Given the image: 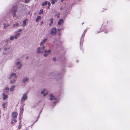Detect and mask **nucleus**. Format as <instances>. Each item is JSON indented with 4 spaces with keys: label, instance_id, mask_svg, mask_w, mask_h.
Instances as JSON below:
<instances>
[{
    "label": "nucleus",
    "instance_id": "f257e3e1",
    "mask_svg": "<svg viewBox=\"0 0 130 130\" xmlns=\"http://www.w3.org/2000/svg\"><path fill=\"white\" fill-rule=\"evenodd\" d=\"M18 7L17 6H14L12 7L10 12L11 13L13 17L18 18L21 15L20 14H16L17 9Z\"/></svg>",
    "mask_w": 130,
    "mask_h": 130
},
{
    "label": "nucleus",
    "instance_id": "f03ea898",
    "mask_svg": "<svg viewBox=\"0 0 130 130\" xmlns=\"http://www.w3.org/2000/svg\"><path fill=\"white\" fill-rule=\"evenodd\" d=\"M27 93H24L21 99V103H24L25 101L27 99Z\"/></svg>",
    "mask_w": 130,
    "mask_h": 130
},
{
    "label": "nucleus",
    "instance_id": "7ed1b4c3",
    "mask_svg": "<svg viewBox=\"0 0 130 130\" xmlns=\"http://www.w3.org/2000/svg\"><path fill=\"white\" fill-rule=\"evenodd\" d=\"M56 33V29L55 28H53L51 31V33L53 35H55Z\"/></svg>",
    "mask_w": 130,
    "mask_h": 130
},
{
    "label": "nucleus",
    "instance_id": "20e7f679",
    "mask_svg": "<svg viewBox=\"0 0 130 130\" xmlns=\"http://www.w3.org/2000/svg\"><path fill=\"white\" fill-rule=\"evenodd\" d=\"M44 52L43 51V50L42 47H39L37 48V53L38 54L41 53L42 54Z\"/></svg>",
    "mask_w": 130,
    "mask_h": 130
},
{
    "label": "nucleus",
    "instance_id": "39448f33",
    "mask_svg": "<svg viewBox=\"0 0 130 130\" xmlns=\"http://www.w3.org/2000/svg\"><path fill=\"white\" fill-rule=\"evenodd\" d=\"M48 92L46 91L45 89H43L42 91L41 92V94H43V96H45L48 93Z\"/></svg>",
    "mask_w": 130,
    "mask_h": 130
},
{
    "label": "nucleus",
    "instance_id": "423d86ee",
    "mask_svg": "<svg viewBox=\"0 0 130 130\" xmlns=\"http://www.w3.org/2000/svg\"><path fill=\"white\" fill-rule=\"evenodd\" d=\"M47 39L45 38L42 40L40 43V45L42 46L43 45V44H44L47 41Z\"/></svg>",
    "mask_w": 130,
    "mask_h": 130
},
{
    "label": "nucleus",
    "instance_id": "0eeeda50",
    "mask_svg": "<svg viewBox=\"0 0 130 130\" xmlns=\"http://www.w3.org/2000/svg\"><path fill=\"white\" fill-rule=\"evenodd\" d=\"M18 113L17 112H13L12 113V116L13 118L15 119L16 118Z\"/></svg>",
    "mask_w": 130,
    "mask_h": 130
},
{
    "label": "nucleus",
    "instance_id": "6e6552de",
    "mask_svg": "<svg viewBox=\"0 0 130 130\" xmlns=\"http://www.w3.org/2000/svg\"><path fill=\"white\" fill-rule=\"evenodd\" d=\"M29 78L28 77H25L23 78V82L24 83H25L26 82H28L29 80Z\"/></svg>",
    "mask_w": 130,
    "mask_h": 130
},
{
    "label": "nucleus",
    "instance_id": "1a4fd4ad",
    "mask_svg": "<svg viewBox=\"0 0 130 130\" xmlns=\"http://www.w3.org/2000/svg\"><path fill=\"white\" fill-rule=\"evenodd\" d=\"M50 96L51 97L50 98V100H55L57 99L56 98H55L54 96L52 94H50Z\"/></svg>",
    "mask_w": 130,
    "mask_h": 130
},
{
    "label": "nucleus",
    "instance_id": "9d476101",
    "mask_svg": "<svg viewBox=\"0 0 130 130\" xmlns=\"http://www.w3.org/2000/svg\"><path fill=\"white\" fill-rule=\"evenodd\" d=\"M16 64L17 65L19 66L18 68L19 69H20L21 68V67L22 66V65L21 63L19 61H18L16 63Z\"/></svg>",
    "mask_w": 130,
    "mask_h": 130
},
{
    "label": "nucleus",
    "instance_id": "9b49d317",
    "mask_svg": "<svg viewBox=\"0 0 130 130\" xmlns=\"http://www.w3.org/2000/svg\"><path fill=\"white\" fill-rule=\"evenodd\" d=\"M64 21L63 20L61 19L59 20V21L58 22V25H60L62 23H63Z\"/></svg>",
    "mask_w": 130,
    "mask_h": 130
},
{
    "label": "nucleus",
    "instance_id": "f8f14e48",
    "mask_svg": "<svg viewBox=\"0 0 130 130\" xmlns=\"http://www.w3.org/2000/svg\"><path fill=\"white\" fill-rule=\"evenodd\" d=\"M3 100H5L8 98V96L7 95H6L5 93H3Z\"/></svg>",
    "mask_w": 130,
    "mask_h": 130
},
{
    "label": "nucleus",
    "instance_id": "ddd939ff",
    "mask_svg": "<svg viewBox=\"0 0 130 130\" xmlns=\"http://www.w3.org/2000/svg\"><path fill=\"white\" fill-rule=\"evenodd\" d=\"M15 86L14 85H12L11 87H10L9 89L10 91H13L15 88Z\"/></svg>",
    "mask_w": 130,
    "mask_h": 130
},
{
    "label": "nucleus",
    "instance_id": "4468645a",
    "mask_svg": "<svg viewBox=\"0 0 130 130\" xmlns=\"http://www.w3.org/2000/svg\"><path fill=\"white\" fill-rule=\"evenodd\" d=\"M16 80L15 79H12L10 81V83L11 84H13L15 83Z\"/></svg>",
    "mask_w": 130,
    "mask_h": 130
},
{
    "label": "nucleus",
    "instance_id": "2eb2a0df",
    "mask_svg": "<svg viewBox=\"0 0 130 130\" xmlns=\"http://www.w3.org/2000/svg\"><path fill=\"white\" fill-rule=\"evenodd\" d=\"M51 51V49H49L48 50H45L44 52L45 53L47 54H49L50 53Z\"/></svg>",
    "mask_w": 130,
    "mask_h": 130
},
{
    "label": "nucleus",
    "instance_id": "dca6fc26",
    "mask_svg": "<svg viewBox=\"0 0 130 130\" xmlns=\"http://www.w3.org/2000/svg\"><path fill=\"white\" fill-rule=\"evenodd\" d=\"M20 35V34L19 32L17 33L16 35H15L14 37V38H15V39H18V37Z\"/></svg>",
    "mask_w": 130,
    "mask_h": 130
},
{
    "label": "nucleus",
    "instance_id": "f3484780",
    "mask_svg": "<svg viewBox=\"0 0 130 130\" xmlns=\"http://www.w3.org/2000/svg\"><path fill=\"white\" fill-rule=\"evenodd\" d=\"M10 48V45H8L6 47L4 48V50L5 51H7L8 50H9Z\"/></svg>",
    "mask_w": 130,
    "mask_h": 130
},
{
    "label": "nucleus",
    "instance_id": "a211bd4d",
    "mask_svg": "<svg viewBox=\"0 0 130 130\" xmlns=\"http://www.w3.org/2000/svg\"><path fill=\"white\" fill-rule=\"evenodd\" d=\"M19 25V24L18 23H16L15 24H14L13 25V28H15L18 27Z\"/></svg>",
    "mask_w": 130,
    "mask_h": 130
},
{
    "label": "nucleus",
    "instance_id": "6ab92c4d",
    "mask_svg": "<svg viewBox=\"0 0 130 130\" xmlns=\"http://www.w3.org/2000/svg\"><path fill=\"white\" fill-rule=\"evenodd\" d=\"M3 25H4V28L5 29L7 27L9 26V25L8 24L4 23Z\"/></svg>",
    "mask_w": 130,
    "mask_h": 130
},
{
    "label": "nucleus",
    "instance_id": "aec40b11",
    "mask_svg": "<svg viewBox=\"0 0 130 130\" xmlns=\"http://www.w3.org/2000/svg\"><path fill=\"white\" fill-rule=\"evenodd\" d=\"M10 75L12 77L14 76V77L15 78H16L17 77V76H16V74L15 73H12L10 74Z\"/></svg>",
    "mask_w": 130,
    "mask_h": 130
},
{
    "label": "nucleus",
    "instance_id": "412c9836",
    "mask_svg": "<svg viewBox=\"0 0 130 130\" xmlns=\"http://www.w3.org/2000/svg\"><path fill=\"white\" fill-rule=\"evenodd\" d=\"M27 21V20L26 19L23 21V25H22L23 27H24L26 25Z\"/></svg>",
    "mask_w": 130,
    "mask_h": 130
},
{
    "label": "nucleus",
    "instance_id": "4be33fe9",
    "mask_svg": "<svg viewBox=\"0 0 130 130\" xmlns=\"http://www.w3.org/2000/svg\"><path fill=\"white\" fill-rule=\"evenodd\" d=\"M41 18V17L40 16H38L37 18L36 19V21L37 22L39 21V20H40Z\"/></svg>",
    "mask_w": 130,
    "mask_h": 130
},
{
    "label": "nucleus",
    "instance_id": "5701e85b",
    "mask_svg": "<svg viewBox=\"0 0 130 130\" xmlns=\"http://www.w3.org/2000/svg\"><path fill=\"white\" fill-rule=\"evenodd\" d=\"M50 20L51 21V22L49 24V25L50 26L52 25V24L53 23V18H52L50 19Z\"/></svg>",
    "mask_w": 130,
    "mask_h": 130
},
{
    "label": "nucleus",
    "instance_id": "b1692460",
    "mask_svg": "<svg viewBox=\"0 0 130 130\" xmlns=\"http://www.w3.org/2000/svg\"><path fill=\"white\" fill-rule=\"evenodd\" d=\"M52 4L53 5L55 4L56 2H57V0H51Z\"/></svg>",
    "mask_w": 130,
    "mask_h": 130
},
{
    "label": "nucleus",
    "instance_id": "393cba45",
    "mask_svg": "<svg viewBox=\"0 0 130 130\" xmlns=\"http://www.w3.org/2000/svg\"><path fill=\"white\" fill-rule=\"evenodd\" d=\"M24 111V108L23 107H21L20 108V112L21 113H22Z\"/></svg>",
    "mask_w": 130,
    "mask_h": 130
},
{
    "label": "nucleus",
    "instance_id": "a878e982",
    "mask_svg": "<svg viewBox=\"0 0 130 130\" xmlns=\"http://www.w3.org/2000/svg\"><path fill=\"white\" fill-rule=\"evenodd\" d=\"M47 4V2L46 1L44 2V3L42 4V6H44L46 5Z\"/></svg>",
    "mask_w": 130,
    "mask_h": 130
},
{
    "label": "nucleus",
    "instance_id": "bb28decb",
    "mask_svg": "<svg viewBox=\"0 0 130 130\" xmlns=\"http://www.w3.org/2000/svg\"><path fill=\"white\" fill-rule=\"evenodd\" d=\"M14 39V36H10L9 38V39L11 40H13Z\"/></svg>",
    "mask_w": 130,
    "mask_h": 130
},
{
    "label": "nucleus",
    "instance_id": "cd10ccee",
    "mask_svg": "<svg viewBox=\"0 0 130 130\" xmlns=\"http://www.w3.org/2000/svg\"><path fill=\"white\" fill-rule=\"evenodd\" d=\"M43 10L42 9H41L39 11V14H41V13H43Z\"/></svg>",
    "mask_w": 130,
    "mask_h": 130
},
{
    "label": "nucleus",
    "instance_id": "c85d7f7f",
    "mask_svg": "<svg viewBox=\"0 0 130 130\" xmlns=\"http://www.w3.org/2000/svg\"><path fill=\"white\" fill-rule=\"evenodd\" d=\"M21 124L20 123H19V125L18 126V128L19 129H20L21 128Z\"/></svg>",
    "mask_w": 130,
    "mask_h": 130
},
{
    "label": "nucleus",
    "instance_id": "c756f323",
    "mask_svg": "<svg viewBox=\"0 0 130 130\" xmlns=\"http://www.w3.org/2000/svg\"><path fill=\"white\" fill-rule=\"evenodd\" d=\"M5 103H4L2 104V106L3 107L4 109H5Z\"/></svg>",
    "mask_w": 130,
    "mask_h": 130
},
{
    "label": "nucleus",
    "instance_id": "7c9ffc66",
    "mask_svg": "<svg viewBox=\"0 0 130 130\" xmlns=\"http://www.w3.org/2000/svg\"><path fill=\"white\" fill-rule=\"evenodd\" d=\"M43 55L44 57H46L47 56L48 54L45 53V54H43Z\"/></svg>",
    "mask_w": 130,
    "mask_h": 130
},
{
    "label": "nucleus",
    "instance_id": "2f4dec72",
    "mask_svg": "<svg viewBox=\"0 0 130 130\" xmlns=\"http://www.w3.org/2000/svg\"><path fill=\"white\" fill-rule=\"evenodd\" d=\"M42 49L43 51L44 50L45 48V47L44 45H42Z\"/></svg>",
    "mask_w": 130,
    "mask_h": 130
},
{
    "label": "nucleus",
    "instance_id": "473e14b6",
    "mask_svg": "<svg viewBox=\"0 0 130 130\" xmlns=\"http://www.w3.org/2000/svg\"><path fill=\"white\" fill-rule=\"evenodd\" d=\"M56 58L55 57H54L53 58V61H56Z\"/></svg>",
    "mask_w": 130,
    "mask_h": 130
},
{
    "label": "nucleus",
    "instance_id": "72a5a7b5",
    "mask_svg": "<svg viewBox=\"0 0 130 130\" xmlns=\"http://www.w3.org/2000/svg\"><path fill=\"white\" fill-rule=\"evenodd\" d=\"M30 0H25L26 3H28Z\"/></svg>",
    "mask_w": 130,
    "mask_h": 130
},
{
    "label": "nucleus",
    "instance_id": "f704fd0d",
    "mask_svg": "<svg viewBox=\"0 0 130 130\" xmlns=\"http://www.w3.org/2000/svg\"><path fill=\"white\" fill-rule=\"evenodd\" d=\"M3 54L4 55H7V53H5L4 52H3Z\"/></svg>",
    "mask_w": 130,
    "mask_h": 130
},
{
    "label": "nucleus",
    "instance_id": "c9c22d12",
    "mask_svg": "<svg viewBox=\"0 0 130 130\" xmlns=\"http://www.w3.org/2000/svg\"><path fill=\"white\" fill-rule=\"evenodd\" d=\"M5 89L6 90H8L9 89V88L8 87H7L5 88Z\"/></svg>",
    "mask_w": 130,
    "mask_h": 130
},
{
    "label": "nucleus",
    "instance_id": "e433bc0d",
    "mask_svg": "<svg viewBox=\"0 0 130 130\" xmlns=\"http://www.w3.org/2000/svg\"><path fill=\"white\" fill-rule=\"evenodd\" d=\"M22 31V29H19L18 31V32H21Z\"/></svg>",
    "mask_w": 130,
    "mask_h": 130
},
{
    "label": "nucleus",
    "instance_id": "4c0bfd02",
    "mask_svg": "<svg viewBox=\"0 0 130 130\" xmlns=\"http://www.w3.org/2000/svg\"><path fill=\"white\" fill-rule=\"evenodd\" d=\"M48 5H49V6H50L51 5V3L50 2H49L48 3Z\"/></svg>",
    "mask_w": 130,
    "mask_h": 130
},
{
    "label": "nucleus",
    "instance_id": "58836bf2",
    "mask_svg": "<svg viewBox=\"0 0 130 130\" xmlns=\"http://www.w3.org/2000/svg\"><path fill=\"white\" fill-rule=\"evenodd\" d=\"M58 31L59 32H60V29H58Z\"/></svg>",
    "mask_w": 130,
    "mask_h": 130
},
{
    "label": "nucleus",
    "instance_id": "ea45409f",
    "mask_svg": "<svg viewBox=\"0 0 130 130\" xmlns=\"http://www.w3.org/2000/svg\"><path fill=\"white\" fill-rule=\"evenodd\" d=\"M12 76H11L10 75V76L9 77V79H11V78Z\"/></svg>",
    "mask_w": 130,
    "mask_h": 130
},
{
    "label": "nucleus",
    "instance_id": "a19ab883",
    "mask_svg": "<svg viewBox=\"0 0 130 130\" xmlns=\"http://www.w3.org/2000/svg\"><path fill=\"white\" fill-rule=\"evenodd\" d=\"M29 58V57L28 56H27L26 57V59H28Z\"/></svg>",
    "mask_w": 130,
    "mask_h": 130
},
{
    "label": "nucleus",
    "instance_id": "79ce46f5",
    "mask_svg": "<svg viewBox=\"0 0 130 130\" xmlns=\"http://www.w3.org/2000/svg\"><path fill=\"white\" fill-rule=\"evenodd\" d=\"M60 10H61L63 9V8L61 7L60 8Z\"/></svg>",
    "mask_w": 130,
    "mask_h": 130
},
{
    "label": "nucleus",
    "instance_id": "37998d69",
    "mask_svg": "<svg viewBox=\"0 0 130 130\" xmlns=\"http://www.w3.org/2000/svg\"><path fill=\"white\" fill-rule=\"evenodd\" d=\"M59 15L57 16V17L58 18H59Z\"/></svg>",
    "mask_w": 130,
    "mask_h": 130
},
{
    "label": "nucleus",
    "instance_id": "c03bdc74",
    "mask_svg": "<svg viewBox=\"0 0 130 130\" xmlns=\"http://www.w3.org/2000/svg\"><path fill=\"white\" fill-rule=\"evenodd\" d=\"M14 122H16L17 120H14Z\"/></svg>",
    "mask_w": 130,
    "mask_h": 130
},
{
    "label": "nucleus",
    "instance_id": "a18cd8bd",
    "mask_svg": "<svg viewBox=\"0 0 130 130\" xmlns=\"http://www.w3.org/2000/svg\"><path fill=\"white\" fill-rule=\"evenodd\" d=\"M17 32H18V31H15V33H17Z\"/></svg>",
    "mask_w": 130,
    "mask_h": 130
},
{
    "label": "nucleus",
    "instance_id": "49530a36",
    "mask_svg": "<svg viewBox=\"0 0 130 130\" xmlns=\"http://www.w3.org/2000/svg\"><path fill=\"white\" fill-rule=\"evenodd\" d=\"M43 23V21H41V23Z\"/></svg>",
    "mask_w": 130,
    "mask_h": 130
},
{
    "label": "nucleus",
    "instance_id": "de8ad7c7",
    "mask_svg": "<svg viewBox=\"0 0 130 130\" xmlns=\"http://www.w3.org/2000/svg\"><path fill=\"white\" fill-rule=\"evenodd\" d=\"M2 50V48H0V51H1Z\"/></svg>",
    "mask_w": 130,
    "mask_h": 130
},
{
    "label": "nucleus",
    "instance_id": "09e8293b",
    "mask_svg": "<svg viewBox=\"0 0 130 130\" xmlns=\"http://www.w3.org/2000/svg\"><path fill=\"white\" fill-rule=\"evenodd\" d=\"M13 122H11V124H13Z\"/></svg>",
    "mask_w": 130,
    "mask_h": 130
},
{
    "label": "nucleus",
    "instance_id": "8fccbe9b",
    "mask_svg": "<svg viewBox=\"0 0 130 130\" xmlns=\"http://www.w3.org/2000/svg\"><path fill=\"white\" fill-rule=\"evenodd\" d=\"M56 16H57V15H56H56H55V17H56Z\"/></svg>",
    "mask_w": 130,
    "mask_h": 130
},
{
    "label": "nucleus",
    "instance_id": "3c124183",
    "mask_svg": "<svg viewBox=\"0 0 130 130\" xmlns=\"http://www.w3.org/2000/svg\"><path fill=\"white\" fill-rule=\"evenodd\" d=\"M7 42H8V40H7Z\"/></svg>",
    "mask_w": 130,
    "mask_h": 130
},
{
    "label": "nucleus",
    "instance_id": "603ef678",
    "mask_svg": "<svg viewBox=\"0 0 130 130\" xmlns=\"http://www.w3.org/2000/svg\"><path fill=\"white\" fill-rule=\"evenodd\" d=\"M7 42H8V40H7Z\"/></svg>",
    "mask_w": 130,
    "mask_h": 130
},
{
    "label": "nucleus",
    "instance_id": "864d4df0",
    "mask_svg": "<svg viewBox=\"0 0 130 130\" xmlns=\"http://www.w3.org/2000/svg\"><path fill=\"white\" fill-rule=\"evenodd\" d=\"M56 103V102H54V103Z\"/></svg>",
    "mask_w": 130,
    "mask_h": 130
},
{
    "label": "nucleus",
    "instance_id": "5fc2aeb1",
    "mask_svg": "<svg viewBox=\"0 0 130 130\" xmlns=\"http://www.w3.org/2000/svg\"><path fill=\"white\" fill-rule=\"evenodd\" d=\"M80 44H81V42H80Z\"/></svg>",
    "mask_w": 130,
    "mask_h": 130
}]
</instances>
